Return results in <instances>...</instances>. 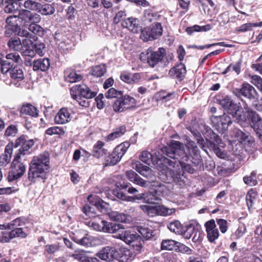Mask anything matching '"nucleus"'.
Masks as SVG:
<instances>
[{
	"label": "nucleus",
	"mask_w": 262,
	"mask_h": 262,
	"mask_svg": "<svg viewBox=\"0 0 262 262\" xmlns=\"http://www.w3.org/2000/svg\"><path fill=\"white\" fill-rule=\"evenodd\" d=\"M162 155H166L174 160H171L165 157L154 156L147 151H143L140 156L141 161L147 165L150 163L157 164V168L162 174L172 178H177L181 173V168L184 170L192 173L193 169L184 162L188 157L185 152L183 144L178 141H171L168 146L160 149Z\"/></svg>",
	"instance_id": "obj_1"
},
{
	"label": "nucleus",
	"mask_w": 262,
	"mask_h": 262,
	"mask_svg": "<svg viewBox=\"0 0 262 262\" xmlns=\"http://www.w3.org/2000/svg\"><path fill=\"white\" fill-rule=\"evenodd\" d=\"M227 100L226 103H224V107L227 109V112L229 114L235 118L238 122H245L249 117L251 120V125L256 132L262 128V118L255 111L251 109L247 104L244 105V108L245 113L247 114L246 115L243 108H240L236 104L232 102L230 99H226L225 102Z\"/></svg>",
	"instance_id": "obj_2"
},
{
	"label": "nucleus",
	"mask_w": 262,
	"mask_h": 262,
	"mask_svg": "<svg viewBox=\"0 0 262 262\" xmlns=\"http://www.w3.org/2000/svg\"><path fill=\"white\" fill-rule=\"evenodd\" d=\"M50 157L47 152L35 156L30 164L28 179L32 182L46 179L47 171L49 168Z\"/></svg>",
	"instance_id": "obj_3"
},
{
	"label": "nucleus",
	"mask_w": 262,
	"mask_h": 262,
	"mask_svg": "<svg viewBox=\"0 0 262 262\" xmlns=\"http://www.w3.org/2000/svg\"><path fill=\"white\" fill-rule=\"evenodd\" d=\"M140 208L149 216L156 215L167 216L175 212L174 208H168L163 205L146 204L140 206Z\"/></svg>",
	"instance_id": "obj_4"
},
{
	"label": "nucleus",
	"mask_w": 262,
	"mask_h": 262,
	"mask_svg": "<svg viewBox=\"0 0 262 262\" xmlns=\"http://www.w3.org/2000/svg\"><path fill=\"white\" fill-rule=\"evenodd\" d=\"M21 161L22 158L19 157V156H14L8 176L9 182H12L19 179L25 173L26 166Z\"/></svg>",
	"instance_id": "obj_5"
},
{
	"label": "nucleus",
	"mask_w": 262,
	"mask_h": 262,
	"mask_svg": "<svg viewBox=\"0 0 262 262\" xmlns=\"http://www.w3.org/2000/svg\"><path fill=\"white\" fill-rule=\"evenodd\" d=\"M226 99H229L228 97L225 98L222 101L223 107L227 111L224 106V103H226L227 100L224 101ZM227 112H228L227 111ZM228 113L224 114L222 116H212L211 120L215 128L220 133H224L228 129V126L232 123L231 118L229 116Z\"/></svg>",
	"instance_id": "obj_6"
},
{
	"label": "nucleus",
	"mask_w": 262,
	"mask_h": 262,
	"mask_svg": "<svg viewBox=\"0 0 262 262\" xmlns=\"http://www.w3.org/2000/svg\"><path fill=\"white\" fill-rule=\"evenodd\" d=\"M130 144L126 142L116 147L113 152L106 158L105 165L113 166L118 163L125 154Z\"/></svg>",
	"instance_id": "obj_7"
},
{
	"label": "nucleus",
	"mask_w": 262,
	"mask_h": 262,
	"mask_svg": "<svg viewBox=\"0 0 262 262\" xmlns=\"http://www.w3.org/2000/svg\"><path fill=\"white\" fill-rule=\"evenodd\" d=\"M163 28L161 24L158 22L154 23L142 30L140 37L145 41L154 40L161 36Z\"/></svg>",
	"instance_id": "obj_8"
},
{
	"label": "nucleus",
	"mask_w": 262,
	"mask_h": 262,
	"mask_svg": "<svg viewBox=\"0 0 262 262\" xmlns=\"http://www.w3.org/2000/svg\"><path fill=\"white\" fill-rule=\"evenodd\" d=\"M136 102L137 101L134 97L126 95L116 100L113 104V107L115 112H122L135 106Z\"/></svg>",
	"instance_id": "obj_9"
},
{
	"label": "nucleus",
	"mask_w": 262,
	"mask_h": 262,
	"mask_svg": "<svg viewBox=\"0 0 262 262\" xmlns=\"http://www.w3.org/2000/svg\"><path fill=\"white\" fill-rule=\"evenodd\" d=\"M70 94L73 99H81V97L91 99L95 96V93L91 91L85 84L76 85L70 90Z\"/></svg>",
	"instance_id": "obj_10"
},
{
	"label": "nucleus",
	"mask_w": 262,
	"mask_h": 262,
	"mask_svg": "<svg viewBox=\"0 0 262 262\" xmlns=\"http://www.w3.org/2000/svg\"><path fill=\"white\" fill-rule=\"evenodd\" d=\"M34 141L33 139H27V137L24 135L21 136L17 139L15 142V146L18 147L20 146V148L15 153V156H19L22 158L26 154H29V149L34 145Z\"/></svg>",
	"instance_id": "obj_11"
},
{
	"label": "nucleus",
	"mask_w": 262,
	"mask_h": 262,
	"mask_svg": "<svg viewBox=\"0 0 262 262\" xmlns=\"http://www.w3.org/2000/svg\"><path fill=\"white\" fill-rule=\"evenodd\" d=\"M233 93L237 97L242 95L250 100L257 99L259 97L255 89L248 83H243L241 88L236 89L233 91Z\"/></svg>",
	"instance_id": "obj_12"
},
{
	"label": "nucleus",
	"mask_w": 262,
	"mask_h": 262,
	"mask_svg": "<svg viewBox=\"0 0 262 262\" xmlns=\"http://www.w3.org/2000/svg\"><path fill=\"white\" fill-rule=\"evenodd\" d=\"M17 17L19 21L23 22V25L25 26H28L29 23H39L41 20V17L39 14L32 13L27 9L20 10Z\"/></svg>",
	"instance_id": "obj_13"
},
{
	"label": "nucleus",
	"mask_w": 262,
	"mask_h": 262,
	"mask_svg": "<svg viewBox=\"0 0 262 262\" xmlns=\"http://www.w3.org/2000/svg\"><path fill=\"white\" fill-rule=\"evenodd\" d=\"M118 255V251L115 248L110 246L104 247L96 254V256L100 259L107 261H111L117 258Z\"/></svg>",
	"instance_id": "obj_14"
},
{
	"label": "nucleus",
	"mask_w": 262,
	"mask_h": 262,
	"mask_svg": "<svg viewBox=\"0 0 262 262\" xmlns=\"http://www.w3.org/2000/svg\"><path fill=\"white\" fill-rule=\"evenodd\" d=\"M165 50L160 48L158 51L152 52L151 49H148L147 53V60L149 65L154 67L159 61H161L165 55Z\"/></svg>",
	"instance_id": "obj_15"
},
{
	"label": "nucleus",
	"mask_w": 262,
	"mask_h": 262,
	"mask_svg": "<svg viewBox=\"0 0 262 262\" xmlns=\"http://www.w3.org/2000/svg\"><path fill=\"white\" fill-rule=\"evenodd\" d=\"M157 188L154 192H149L145 193V203L147 204H154L155 202L158 200L159 193H163L166 190V187L163 184H159L156 186Z\"/></svg>",
	"instance_id": "obj_16"
},
{
	"label": "nucleus",
	"mask_w": 262,
	"mask_h": 262,
	"mask_svg": "<svg viewBox=\"0 0 262 262\" xmlns=\"http://www.w3.org/2000/svg\"><path fill=\"white\" fill-rule=\"evenodd\" d=\"M206 230L207 234V238L209 242H214L219 236V232L214 220L207 221L205 224Z\"/></svg>",
	"instance_id": "obj_17"
},
{
	"label": "nucleus",
	"mask_w": 262,
	"mask_h": 262,
	"mask_svg": "<svg viewBox=\"0 0 262 262\" xmlns=\"http://www.w3.org/2000/svg\"><path fill=\"white\" fill-rule=\"evenodd\" d=\"M27 236V234L23 231V228L19 227L17 229L11 230L8 233L2 232V236L1 238H0V241L3 243H7L15 237L24 238H26Z\"/></svg>",
	"instance_id": "obj_18"
},
{
	"label": "nucleus",
	"mask_w": 262,
	"mask_h": 262,
	"mask_svg": "<svg viewBox=\"0 0 262 262\" xmlns=\"http://www.w3.org/2000/svg\"><path fill=\"white\" fill-rule=\"evenodd\" d=\"M121 25L123 27L127 28L130 31L137 33L140 30L139 20L137 18L129 17L124 20Z\"/></svg>",
	"instance_id": "obj_19"
},
{
	"label": "nucleus",
	"mask_w": 262,
	"mask_h": 262,
	"mask_svg": "<svg viewBox=\"0 0 262 262\" xmlns=\"http://www.w3.org/2000/svg\"><path fill=\"white\" fill-rule=\"evenodd\" d=\"M70 111L67 108H61L55 117V121L57 124H63L70 122L71 120Z\"/></svg>",
	"instance_id": "obj_20"
},
{
	"label": "nucleus",
	"mask_w": 262,
	"mask_h": 262,
	"mask_svg": "<svg viewBox=\"0 0 262 262\" xmlns=\"http://www.w3.org/2000/svg\"><path fill=\"white\" fill-rule=\"evenodd\" d=\"M19 21L17 15H11L8 17L6 20L7 25L5 28L6 30L5 31V35L7 36H10L11 32L16 30L19 26L17 21Z\"/></svg>",
	"instance_id": "obj_21"
},
{
	"label": "nucleus",
	"mask_w": 262,
	"mask_h": 262,
	"mask_svg": "<svg viewBox=\"0 0 262 262\" xmlns=\"http://www.w3.org/2000/svg\"><path fill=\"white\" fill-rule=\"evenodd\" d=\"M88 200L102 213H107L108 212L106 204L98 196L96 195H90L88 197Z\"/></svg>",
	"instance_id": "obj_22"
},
{
	"label": "nucleus",
	"mask_w": 262,
	"mask_h": 262,
	"mask_svg": "<svg viewBox=\"0 0 262 262\" xmlns=\"http://www.w3.org/2000/svg\"><path fill=\"white\" fill-rule=\"evenodd\" d=\"M139 236L137 233H132L129 231H122L117 233L115 237L123 241L126 244L130 245Z\"/></svg>",
	"instance_id": "obj_23"
},
{
	"label": "nucleus",
	"mask_w": 262,
	"mask_h": 262,
	"mask_svg": "<svg viewBox=\"0 0 262 262\" xmlns=\"http://www.w3.org/2000/svg\"><path fill=\"white\" fill-rule=\"evenodd\" d=\"M13 152V144H8L5 148L4 153L0 156V166L5 167L11 159Z\"/></svg>",
	"instance_id": "obj_24"
},
{
	"label": "nucleus",
	"mask_w": 262,
	"mask_h": 262,
	"mask_svg": "<svg viewBox=\"0 0 262 262\" xmlns=\"http://www.w3.org/2000/svg\"><path fill=\"white\" fill-rule=\"evenodd\" d=\"M50 66V62L47 58H40L33 62V70L34 71L45 72L49 69Z\"/></svg>",
	"instance_id": "obj_25"
},
{
	"label": "nucleus",
	"mask_w": 262,
	"mask_h": 262,
	"mask_svg": "<svg viewBox=\"0 0 262 262\" xmlns=\"http://www.w3.org/2000/svg\"><path fill=\"white\" fill-rule=\"evenodd\" d=\"M118 260L120 262H131L135 257V254L126 248H121L118 251Z\"/></svg>",
	"instance_id": "obj_26"
},
{
	"label": "nucleus",
	"mask_w": 262,
	"mask_h": 262,
	"mask_svg": "<svg viewBox=\"0 0 262 262\" xmlns=\"http://www.w3.org/2000/svg\"><path fill=\"white\" fill-rule=\"evenodd\" d=\"M105 143L101 141H98L94 145L92 150V155L96 158H100L105 155L107 149L104 148Z\"/></svg>",
	"instance_id": "obj_27"
},
{
	"label": "nucleus",
	"mask_w": 262,
	"mask_h": 262,
	"mask_svg": "<svg viewBox=\"0 0 262 262\" xmlns=\"http://www.w3.org/2000/svg\"><path fill=\"white\" fill-rule=\"evenodd\" d=\"M186 72L185 65L181 63L171 68L169 72V74L171 76L182 79L184 77Z\"/></svg>",
	"instance_id": "obj_28"
},
{
	"label": "nucleus",
	"mask_w": 262,
	"mask_h": 262,
	"mask_svg": "<svg viewBox=\"0 0 262 262\" xmlns=\"http://www.w3.org/2000/svg\"><path fill=\"white\" fill-rule=\"evenodd\" d=\"M136 169L141 175L146 178L151 179L154 176V172L150 167L141 163L136 164Z\"/></svg>",
	"instance_id": "obj_29"
},
{
	"label": "nucleus",
	"mask_w": 262,
	"mask_h": 262,
	"mask_svg": "<svg viewBox=\"0 0 262 262\" xmlns=\"http://www.w3.org/2000/svg\"><path fill=\"white\" fill-rule=\"evenodd\" d=\"M110 218L115 221L126 223L130 220V216L123 213L113 211L110 214Z\"/></svg>",
	"instance_id": "obj_30"
},
{
	"label": "nucleus",
	"mask_w": 262,
	"mask_h": 262,
	"mask_svg": "<svg viewBox=\"0 0 262 262\" xmlns=\"http://www.w3.org/2000/svg\"><path fill=\"white\" fill-rule=\"evenodd\" d=\"M96 239V238L86 234L83 237L79 238L76 237L74 238V241L78 244L86 247H91L93 246V242Z\"/></svg>",
	"instance_id": "obj_31"
},
{
	"label": "nucleus",
	"mask_w": 262,
	"mask_h": 262,
	"mask_svg": "<svg viewBox=\"0 0 262 262\" xmlns=\"http://www.w3.org/2000/svg\"><path fill=\"white\" fill-rule=\"evenodd\" d=\"M82 78V75L77 74L74 71H67L65 73L66 80L69 82H77L81 80Z\"/></svg>",
	"instance_id": "obj_32"
},
{
	"label": "nucleus",
	"mask_w": 262,
	"mask_h": 262,
	"mask_svg": "<svg viewBox=\"0 0 262 262\" xmlns=\"http://www.w3.org/2000/svg\"><path fill=\"white\" fill-rule=\"evenodd\" d=\"M20 113L22 114L28 115L32 117H37L38 112L34 106L30 104H27L22 106Z\"/></svg>",
	"instance_id": "obj_33"
},
{
	"label": "nucleus",
	"mask_w": 262,
	"mask_h": 262,
	"mask_svg": "<svg viewBox=\"0 0 262 262\" xmlns=\"http://www.w3.org/2000/svg\"><path fill=\"white\" fill-rule=\"evenodd\" d=\"M121 229L122 227L121 225L106 222L104 232L110 233H121L123 231Z\"/></svg>",
	"instance_id": "obj_34"
},
{
	"label": "nucleus",
	"mask_w": 262,
	"mask_h": 262,
	"mask_svg": "<svg viewBox=\"0 0 262 262\" xmlns=\"http://www.w3.org/2000/svg\"><path fill=\"white\" fill-rule=\"evenodd\" d=\"M179 243L176 241L172 239H165L163 240L161 244V248L163 250H173L176 249L178 247V244Z\"/></svg>",
	"instance_id": "obj_35"
},
{
	"label": "nucleus",
	"mask_w": 262,
	"mask_h": 262,
	"mask_svg": "<svg viewBox=\"0 0 262 262\" xmlns=\"http://www.w3.org/2000/svg\"><path fill=\"white\" fill-rule=\"evenodd\" d=\"M37 11L42 15H51L54 13L55 8L51 4H45L42 5L40 3V6L38 7Z\"/></svg>",
	"instance_id": "obj_36"
},
{
	"label": "nucleus",
	"mask_w": 262,
	"mask_h": 262,
	"mask_svg": "<svg viewBox=\"0 0 262 262\" xmlns=\"http://www.w3.org/2000/svg\"><path fill=\"white\" fill-rule=\"evenodd\" d=\"M167 227L171 231L176 234H181L183 233V226L178 221H175L169 223Z\"/></svg>",
	"instance_id": "obj_37"
},
{
	"label": "nucleus",
	"mask_w": 262,
	"mask_h": 262,
	"mask_svg": "<svg viewBox=\"0 0 262 262\" xmlns=\"http://www.w3.org/2000/svg\"><path fill=\"white\" fill-rule=\"evenodd\" d=\"M125 131V127L124 126H120V127L117 128L114 132L109 134L106 137V140L107 141H113L123 135Z\"/></svg>",
	"instance_id": "obj_38"
},
{
	"label": "nucleus",
	"mask_w": 262,
	"mask_h": 262,
	"mask_svg": "<svg viewBox=\"0 0 262 262\" xmlns=\"http://www.w3.org/2000/svg\"><path fill=\"white\" fill-rule=\"evenodd\" d=\"M186 146L190 155H193L196 158L199 157V150L194 141L187 139Z\"/></svg>",
	"instance_id": "obj_39"
},
{
	"label": "nucleus",
	"mask_w": 262,
	"mask_h": 262,
	"mask_svg": "<svg viewBox=\"0 0 262 262\" xmlns=\"http://www.w3.org/2000/svg\"><path fill=\"white\" fill-rule=\"evenodd\" d=\"M234 132L235 133V136L237 138L238 140H241V142H247L249 143L253 142L251 136L244 133L240 129L235 128Z\"/></svg>",
	"instance_id": "obj_40"
},
{
	"label": "nucleus",
	"mask_w": 262,
	"mask_h": 262,
	"mask_svg": "<svg viewBox=\"0 0 262 262\" xmlns=\"http://www.w3.org/2000/svg\"><path fill=\"white\" fill-rule=\"evenodd\" d=\"M38 23H33L32 22L29 25L28 29L29 30L32 32L33 35H37L38 36H42L44 33L43 29L37 25Z\"/></svg>",
	"instance_id": "obj_41"
},
{
	"label": "nucleus",
	"mask_w": 262,
	"mask_h": 262,
	"mask_svg": "<svg viewBox=\"0 0 262 262\" xmlns=\"http://www.w3.org/2000/svg\"><path fill=\"white\" fill-rule=\"evenodd\" d=\"M261 26L262 21H260L258 23H247L241 25L239 27L236 28V31L238 32H246L251 30L253 27Z\"/></svg>",
	"instance_id": "obj_42"
},
{
	"label": "nucleus",
	"mask_w": 262,
	"mask_h": 262,
	"mask_svg": "<svg viewBox=\"0 0 262 262\" xmlns=\"http://www.w3.org/2000/svg\"><path fill=\"white\" fill-rule=\"evenodd\" d=\"M106 72V68L105 64H100L94 67L92 70V75L95 77H100L104 75Z\"/></svg>",
	"instance_id": "obj_43"
},
{
	"label": "nucleus",
	"mask_w": 262,
	"mask_h": 262,
	"mask_svg": "<svg viewBox=\"0 0 262 262\" xmlns=\"http://www.w3.org/2000/svg\"><path fill=\"white\" fill-rule=\"evenodd\" d=\"M8 46L10 48L17 51L21 52L23 49L21 41L19 38L10 39L8 42Z\"/></svg>",
	"instance_id": "obj_44"
},
{
	"label": "nucleus",
	"mask_w": 262,
	"mask_h": 262,
	"mask_svg": "<svg viewBox=\"0 0 262 262\" xmlns=\"http://www.w3.org/2000/svg\"><path fill=\"white\" fill-rule=\"evenodd\" d=\"M13 32L20 36L25 37L26 38H32L34 40H36L37 39V37L36 35H33L26 30L21 29L19 26H18V28Z\"/></svg>",
	"instance_id": "obj_45"
},
{
	"label": "nucleus",
	"mask_w": 262,
	"mask_h": 262,
	"mask_svg": "<svg viewBox=\"0 0 262 262\" xmlns=\"http://www.w3.org/2000/svg\"><path fill=\"white\" fill-rule=\"evenodd\" d=\"M257 193L253 189L250 190L246 196L247 204L249 209L251 208L256 201Z\"/></svg>",
	"instance_id": "obj_46"
},
{
	"label": "nucleus",
	"mask_w": 262,
	"mask_h": 262,
	"mask_svg": "<svg viewBox=\"0 0 262 262\" xmlns=\"http://www.w3.org/2000/svg\"><path fill=\"white\" fill-rule=\"evenodd\" d=\"M40 6V3L35 0H27L24 3V7L27 10L37 11Z\"/></svg>",
	"instance_id": "obj_47"
},
{
	"label": "nucleus",
	"mask_w": 262,
	"mask_h": 262,
	"mask_svg": "<svg viewBox=\"0 0 262 262\" xmlns=\"http://www.w3.org/2000/svg\"><path fill=\"white\" fill-rule=\"evenodd\" d=\"M25 225V222L21 220V219L19 217H18L10 223H7V228L8 230H13V229H17L19 228V227H21Z\"/></svg>",
	"instance_id": "obj_48"
},
{
	"label": "nucleus",
	"mask_w": 262,
	"mask_h": 262,
	"mask_svg": "<svg viewBox=\"0 0 262 262\" xmlns=\"http://www.w3.org/2000/svg\"><path fill=\"white\" fill-rule=\"evenodd\" d=\"M66 131L62 127L58 126H53L48 128L46 130V134L49 135H62L64 134Z\"/></svg>",
	"instance_id": "obj_49"
},
{
	"label": "nucleus",
	"mask_w": 262,
	"mask_h": 262,
	"mask_svg": "<svg viewBox=\"0 0 262 262\" xmlns=\"http://www.w3.org/2000/svg\"><path fill=\"white\" fill-rule=\"evenodd\" d=\"M244 182L245 184L250 186H255L257 184V180L256 179V172L252 171L250 176L244 177Z\"/></svg>",
	"instance_id": "obj_50"
},
{
	"label": "nucleus",
	"mask_w": 262,
	"mask_h": 262,
	"mask_svg": "<svg viewBox=\"0 0 262 262\" xmlns=\"http://www.w3.org/2000/svg\"><path fill=\"white\" fill-rule=\"evenodd\" d=\"M251 83L254 85L262 93V78L258 75L251 76Z\"/></svg>",
	"instance_id": "obj_51"
},
{
	"label": "nucleus",
	"mask_w": 262,
	"mask_h": 262,
	"mask_svg": "<svg viewBox=\"0 0 262 262\" xmlns=\"http://www.w3.org/2000/svg\"><path fill=\"white\" fill-rule=\"evenodd\" d=\"M7 2L8 4L4 8V10L6 13H13L18 10L20 7L19 4H14L11 2Z\"/></svg>",
	"instance_id": "obj_52"
},
{
	"label": "nucleus",
	"mask_w": 262,
	"mask_h": 262,
	"mask_svg": "<svg viewBox=\"0 0 262 262\" xmlns=\"http://www.w3.org/2000/svg\"><path fill=\"white\" fill-rule=\"evenodd\" d=\"M90 226L92 227L94 230L98 231L104 232V229L105 228L106 221H101L100 223L92 222L90 223Z\"/></svg>",
	"instance_id": "obj_53"
},
{
	"label": "nucleus",
	"mask_w": 262,
	"mask_h": 262,
	"mask_svg": "<svg viewBox=\"0 0 262 262\" xmlns=\"http://www.w3.org/2000/svg\"><path fill=\"white\" fill-rule=\"evenodd\" d=\"M142 242L143 241L141 240V237L139 235L138 238H137V239L134 240L133 243L130 244V246H132L135 251L140 252L142 248Z\"/></svg>",
	"instance_id": "obj_54"
},
{
	"label": "nucleus",
	"mask_w": 262,
	"mask_h": 262,
	"mask_svg": "<svg viewBox=\"0 0 262 262\" xmlns=\"http://www.w3.org/2000/svg\"><path fill=\"white\" fill-rule=\"evenodd\" d=\"M17 133V128L15 125H11L9 126L5 133L7 137H15Z\"/></svg>",
	"instance_id": "obj_55"
},
{
	"label": "nucleus",
	"mask_w": 262,
	"mask_h": 262,
	"mask_svg": "<svg viewBox=\"0 0 262 262\" xmlns=\"http://www.w3.org/2000/svg\"><path fill=\"white\" fill-rule=\"evenodd\" d=\"M194 231V226L189 225L188 226L186 230L183 229V233L181 234L183 235L184 238L186 239H189L192 237L193 232Z\"/></svg>",
	"instance_id": "obj_56"
},
{
	"label": "nucleus",
	"mask_w": 262,
	"mask_h": 262,
	"mask_svg": "<svg viewBox=\"0 0 262 262\" xmlns=\"http://www.w3.org/2000/svg\"><path fill=\"white\" fill-rule=\"evenodd\" d=\"M157 15L149 11H146L145 12L143 21L145 23H150L156 19Z\"/></svg>",
	"instance_id": "obj_57"
},
{
	"label": "nucleus",
	"mask_w": 262,
	"mask_h": 262,
	"mask_svg": "<svg viewBox=\"0 0 262 262\" xmlns=\"http://www.w3.org/2000/svg\"><path fill=\"white\" fill-rule=\"evenodd\" d=\"M220 229L223 233H225L228 229V223L226 220L220 219L216 220Z\"/></svg>",
	"instance_id": "obj_58"
},
{
	"label": "nucleus",
	"mask_w": 262,
	"mask_h": 262,
	"mask_svg": "<svg viewBox=\"0 0 262 262\" xmlns=\"http://www.w3.org/2000/svg\"><path fill=\"white\" fill-rule=\"evenodd\" d=\"M114 194L119 199L126 201L128 202H130V201L133 200V198H132V196L126 195L125 194L123 193L122 191H115Z\"/></svg>",
	"instance_id": "obj_59"
},
{
	"label": "nucleus",
	"mask_w": 262,
	"mask_h": 262,
	"mask_svg": "<svg viewBox=\"0 0 262 262\" xmlns=\"http://www.w3.org/2000/svg\"><path fill=\"white\" fill-rule=\"evenodd\" d=\"M120 95H121V92L116 90L114 88H111L109 89L105 94V97L107 98H112L116 97Z\"/></svg>",
	"instance_id": "obj_60"
},
{
	"label": "nucleus",
	"mask_w": 262,
	"mask_h": 262,
	"mask_svg": "<svg viewBox=\"0 0 262 262\" xmlns=\"http://www.w3.org/2000/svg\"><path fill=\"white\" fill-rule=\"evenodd\" d=\"M35 50L36 53L40 56H42L45 54V45L43 43H36L35 45Z\"/></svg>",
	"instance_id": "obj_61"
},
{
	"label": "nucleus",
	"mask_w": 262,
	"mask_h": 262,
	"mask_svg": "<svg viewBox=\"0 0 262 262\" xmlns=\"http://www.w3.org/2000/svg\"><path fill=\"white\" fill-rule=\"evenodd\" d=\"M86 254L83 251H75V253L72 254L71 256L76 260H78L81 262H83V259Z\"/></svg>",
	"instance_id": "obj_62"
},
{
	"label": "nucleus",
	"mask_w": 262,
	"mask_h": 262,
	"mask_svg": "<svg viewBox=\"0 0 262 262\" xmlns=\"http://www.w3.org/2000/svg\"><path fill=\"white\" fill-rule=\"evenodd\" d=\"M59 249L57 245H47L45 246V251L49 254H53Z\"/></svg>",
	"instance_id": "obj_63"
},
{
	"label": "nucleus",
	"mask_w": 262,
	"mask_h": 262,
	"mask_svg": "<svg viewBox=\"0 0 262 262\" xmlns=\"http://www.w3.org/2000/svg\"><path fill=\"white\" fill-rule=\"evenodd\" d=\"M246 228L244 225H240L236 230L234 235L237 238H239L243 236L246 231Z\"/></svg>",
	"instance_id": "obj_64"
}]
</instances>
